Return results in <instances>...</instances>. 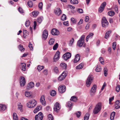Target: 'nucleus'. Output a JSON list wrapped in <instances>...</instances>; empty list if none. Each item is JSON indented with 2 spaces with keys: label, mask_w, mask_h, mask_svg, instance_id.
Returning a JSON list of instances; mask_svg holds the SVG:
<instances>
[{
  "label": "nucleus",
  "mask_w": 120,
  "mask_h": 120,
  "mask_svg": "<svg viewBox=\"0 0 120 120\" xmlns=\"http://www.w3.org/2000/svg\"><path fill=\"white\" fill-rule=\"evenodd\" d=\"M101 103H98L95 106L93 110V113L94 114H97L101 109Z\"/></svg>",
  "instance_id": "obj_1"
},
{
  "label": "nucleus",
  "mask_w": 120,
  "mask_h": 120,
  "mask_svg": "<svg viewBox=\"0 0 120 120\" xmlns=\"http://www.w3.org/2000/svg\"><path fill=\"white\" fill-rule=\"evenodd\" d=\"M85 36L82 35L80 38L79 39L78 41L77 42V46L79 47H82V45L84 47L85 44L84 42V38Z\"/></svg>",
  "instance_id": "obj_2"
},
{
  "label": "nucleus",
  "mask_w": 120,
  "mask_h": 120,
  "mask_svg": "<svg viewBox=\"0 0 120 120\" xmlns=\"http://www.w3.org/2000/svg\"><path fill=\"white\" fill-rule=\"evenodd\" d=\"M36 104V101L34 99H32L29 101L27 103V105L28 108H32L34 107Z\"/></svg>",
  "instance_id": "obj_3"
},
{
  "label": "nucleus",
  "mask_w": 120,
  "mask_h": 120,
  "mask_svg": "<svg viewBox=\"0 0 120 120\" xmlns=\"http://www.w3.org/2000/svg\"><path fill=\"white\" fill-rule=\"evenodd\" d=\"M93 79V76L91 75H89L86 81V85L87 87L90 86Z\"/></svg>",
  "instance_id": "obj_4"
},
{
  "label": "nucleus",
  "mask_w": 120,
  "mask_h": 120,
  "mask_svg": "<svg viewBox=\"0 0 120 120\" xmlns=\"http://www.w3.org/2000/svg\"><path fill=\"white\" fill-rule=\"evenodd\" d=\"M97 89V86L94 85L90 91V95L91 96H93L95 94Z\"/></svg>",
  "instance_id": "obj_5"
},
{
  "label": "nucleus",
  "mask_w": 120,
  "mask_h": 120,
  "mask_svg": "<svg viewBox=\"0 0 120 120\" xmlns=\"http://www.w3.org/2000/svg\"><path fill=\"white\" fill-rule=\"evenodd\" d=\"M101 22L102 26L103 27H105L107 26L108 22L105 17L102 18Z\"/></svg>",
  "instance_id": "obj_6"
},
{
  "label": "nucleus",
  "mask_w": 120,
  "mask_h": 120,
  "mask_svg": "<svg viewBox=\"0 0 120 120\" xmlns=\"http://www.w3.org/2000/svg\"><path fill=\"white\" fill-rule=\"evenodd\" d=\"M61 106L60 105L58 102H56L54 107V109L55 111L58 112L60 109Z\"/></svg>",
  "instance_id": "obj_7"
},
{
  "label": "nucleus",
  "mask_w": 120,
  "mask_h": 120,
  "mask_svg": "<svg viewBox=\"0 0 120 120\" xmlns=\"http://www.w3.org/2000/svg\"><path fill=\"white\" fill-rule=\"evenodd\" d=\"M60 52L59 51H57L53 58L54 62H56L60 58Z\"/></svg>",
  "instance_id": "obj_8"
},
{
  "label": "nucleus",
  "mask_w": 120,
  "mask_h": 120,
  "mask_svg": "<svg viewBox=\"0 0 120 120\" xmlns=\"http://www.w3.org/2000/svg\"><path fill=\"white\" fill-rule=\"evenodd\" d=\"M43 118V116L42 112H39L38 114L36 115L35 116L36 120H42Z\"/></svg>",
  "instance_id": "obj_9"
},
{
  "label": "nucleus",
  "mask_w": 120,
  "mask_h": 120,
  "mask_svg": "<svg viewBox=\"0 0 120 120\" xmlns=\"http://www.w3.org/2000/svg\"><path fill=\"white\" fill-rule=\"evenodd\" d=\"M58 90L59 92L62 93L65 91L66 90V87L64 85H62L59 86L58 88Z\"/></svg>",
  "instance_id": "obj_10"
},
{
  "label": "nucleus",
  "mask_w": 120,
  "mask_h": 120,
  "mask_svg": "<svg viewBox=\"0 0 120 120\" xmlns=\"http://www.w3.org/2000/svg\"><path fill=\"white\" fill-rule=\"evenodd\" d=\"M71 56V53L69 52H67L63 55V57L64 59L67 60L70 58Z\"/></svg>",
  "instance_id": "obj_11"
},
{
  "label": "nucleus",
  "mask_w": 120,
  "mask_h": 120,
  "mask_svg": "<svg viewBox=\"0 0 120 120\" xmlns=\"http://www.w3.org/2000/svg\"><path fill=\"white\" fill-rule=\"evenodd\" d=\"M51 33L53 35H57L59 34V31L56 29L54 28L51 30Z\"/></svg>",
  "instance_id": "obj_12"
},
{
  "label": "nucleus",
  "mask_w": 120,
  "mask_h": 120,
  "mask_svg": "<svg viewBox=\"0 0 120 120\" xmlns=\"http://www.w3.org/2000/svg\"><path fill=\"white\" fill-rule=\"evenodd\" d=\"M25 78L23 77H22L20 80V86H23L25 85Z\"/></svg>",
  "instance_id": "obj_13"
},
{
  "label": "nucleus",
  "mask_w": 120,
  "mask_h": 120,
  "mask_svg": "<svg viewBox=\"0 0 120 120\" xmlns=\"http://www.w3.org/2000/svg\"><path fill=\"white\" fill-rule=\"evenodd\" d=\"M55 14L57 16H59L62 13L61 10L59 8H57L55 9Z\"/></svg>",
  "instance_id": "obj_14"
},
{
  "label": "nucleus",
  "mask_w": 120,
  "mask_h": 120,
  "mask_svg": "<svg viewBox=\"0 0 120 120\" xmlns=\"http://www.w3.org/2000/svg\"><path fill=\"white\" fill-rule=\"evenodd\" d=\"M48 36V32L47 30H45L43 31L42 35V38L44 39L47 38Z\"/></svg>",
  "instance_id": "obj_15"
},
{
  "label": "nucleus",
  "mask_w": 120,
  "mask_h": 120,
  "mask_svg": "<svg viewBox=\"0 0 120 120\" xmlns=\"http://www.w3.org/2000/svg\"><path fill=\"white\" fill-rule=\"evenodd\" d=\"M7 108L6 105L4 104H0V112H3Z\"/></svg>",
  "instance_id": "obj_16"
},
{
  "label": "nucleus",
  "mask_w": 120,
  "mask_h": 120,
  "mask_svg": "<svg viewBox=\"0 0 120 120\" xmlns=\"http://www.w3.org/2000/svg\"><path fill=\"white\" fill-rule=\"evenodd\" d=\"M40 102L44 106L45 105L46 102L45 101V96L44 95H42L41 98Z\"/></svg>",
  "instance_id": "obj_17"
},
{
  "label": "nucleus",
  "mask_w": 120,
  "mask_h": 120,
  "mask_svg": "<svg viewBox=\"0 0 120 120\" xmlns=\"http://www.w3.org/2000/svg\"><path fill=\"white\" fill-rule=\"evenodd\" d=\"M25 96L27 97L32 98V93L30 92L26 91L25 92Z\"/></svg>",
  "instance_id": "obj_18"
},
{
  "label": "nucleus",
  "mask_w": 120,
  "mask_h": 120,
  "mask_svg": "<svg viewBox=\"0 0 120 120\" xmlns=\"http://www.w3.org/2000/svg\"><path fill=\"white\" fill-rule=\"evenodd\" d=\"M34 86V83L33 82H31L29 83L27 87V88L28 90H29L33 88Z\"/></svg>",
  "instance_id": "obj_19"
},
{
  "label": "nucleus",
  "mask_w": 120,
  "mask_h": 120,
  "mask_svg": "<svg viewBox=\"0 0 120 120\" xmlns=\"http://www.w3.org/2000/svg\"><path fill=\"white\" fill-rule=\"evenodd\" d=\"M115 107L116 109L120 108V100H117L116 101L115 104Z\"/></svg>",
  "instance_id": "obj_20"
},
{
  "label": "nucleus",
  "mask_w": 120,
  "mask_h": 120,
  "mask_svg": "<svg viewBox=\"0 0 120 120\" xmlns=\"http://www.w3.org/2000/svg\"><path fill=\"white\" fill-rule=\"evenodd\" d=\"M26 64L25 63H21L20 65L21 68L24 71L26 70Z\"/></svg>",
  "instance_id": "obj_21"
},
{
  "label": "nucleus",
  "mask_w": 120,
  "mask_h": 120,
  "mask_svg": "<svg viewBox=\"0 0 120 120\" xmlns=\"http://www.w3.org/2000/svg\"><path fill=\"white\" fill-rule=\"evenodd\" d=\"M80 59V56L79 54H77L75 57L74 62L76 63L78 62Z\"/></svg>",
  "instance_id": "obj_22"
},
{
  "label": "nucleus",
  "mask_w": 120,
  "mask_h": 120,
  "mask_svg": "<svg viewBox=\"0 0 120 120\" xmlns=\"http://www.w3.org/2000/svg\"><path fill=\"white\" fill-rule=\"evenodd\" d=\"M18 109L21 112H22L23 111V105L22 104L19 103L18 105Z\"/></svg>",
  "instance_id": "obj_23"
},
{
  "label": "nucleus",
  "mask_w": 120,
  "mask_h": 120,
  "mask_svg": "<svg viewBox=\"0 0 120 120\" xmlns=\"http://www.w3.org/2000/svg\"><path fill=\"white\" fill-rule=\"evenodd\" d=\"M41 106H37L36 109L34 110V112L35 113H36L38 112L41 109Z\"/></svg>",
  "instance_id": "obj_24"
},
{
  "label": "nucleus",
  "mask_w": 120,
  "mask_h": 120,
  "mask_svg": "<svg viewBox=\"0 0 120 120\" xmlns=\"http://www.w3.org/2000/svg\"><path fill=\"white\" fill-rule=\"evenodd\" d=\"M67 105L68 107L71 108L73 106V104L71 101H69L67 103Z\"/></svg>",
  "instance_id": "obj_25"
},
{
  "label": "nucleus",
  "mask_w": 120,
  "mask_h": 120,
  "mask_svg": "<svg viewBox=\"0 0 120 120\" xmlns=\"http://www.w3.org/2000/svg\"><path fill=\"white\" fill-rule=\"evenodd\" d=\"M77 97L75 96L72 97L70 99V100L74 102H76L77 101Z\"/></svg>",
  "instance_id": "obj_26"
},
{
  "label": "nucleus",
  "mask_w": 120,
  "mask_h": 120,
  "mask_svg": "<svg viewBox=\"0 0 120 120\" xmlns=\"http://www.w3.org/2000/svg\"><path fill=\"white\" fill-rule=\"evenodd\" d=\"M111 31H109L107 32L105 34V38L106 39L108 38H109V35L110 34H111Z\"/></svg>",
  "instance_id": "obj_27"
},
{
  "label": "nucleus",
  "mask_w": 120,
  "mask_h": 120,
  "mask_svg": "<svg viewBox=\"0 0 120 120\" xmlns=\"http://www.w3.org/2000/svg\"><path fill=\"white\" fill-rule=\"evenodd\" d=\"M60 66L62 67V69H65L66 68V64L64 63H61L60 64Z\"/></svg>",
  "instance_id": "obj_28"
},
{
  "label": "nucleus",
  "mask_w": 120,
  "mask_h": 120,
  "mask_svg": "<svg viewBox=\"0 0 120 120\" xmlns=\"http://www.w3.org/2000/svg\"><path fill=\"white\" fill-rule=\"evenodd\" d=\"M13 118L14 120H18V117L17 116V114L15 113H13Z\"/></svg>",
  "instance_id": "obj_29"
},
{
  "label": "nucleus",
  "mask_w": 120,
  "mask_h": 120,
  "mask_svg": "<svg viewBox=\"0 0 120 120\" xmlns=\"http://www.w3.org/2000/svg\"><path fill=\"white\" fill-rule=\"evenodd\" d=\"M115 114V113L114 112H113L111 113L110 117V119L111 120H114Z\"/></svg>",
  "instance_id": "obj_30"
},
{
  "label": "nucleus",
  "mask_w": 120,
  "mask_h": 120,
  "mask_svg": "<svg viewBox=\"0 0 120 120\" xmlns=\"http://www.w3.org/2000/svg\"><path fill=\"white\" fill-rule=\"evenodd\" d=\"M55 40L53 38H51L49 41V44L50 45H52L53 44Z\"/></svg>",
  "instance_id": "obj_31"
},
{
  "label": "nucleus",
  "mask_w": 120,
  "mask_h": 120,
  "mask_svg": "<svg viewBox=\"0 0 120 120\" xmlns=\"http://www.w3.org/2000/svg\"><path fill=\"white\" fill-rule=\"evenodd\" d=\"M83 66V64L82 63H81L78 66L76 67V68L77 69H81L82 68Z\"/></svg>",
  "instance_id": "obj_32"
},
{
  "label": "nucleus",
  "mask_w": 120,
  "mask_h": 120,
  "mask_svg": "<svg viewBox=\"0 0 120 120\" xmlns=\"http://www.w3.org/2000/svg\"><path fill=\"white\" fill-rule=\"evenodd\" d=\"M39 13V12L35 11L32 12V14L34 17H36Z\"/></svg>",
  "instance_id": "obj_33"
},
{
  "label": "nucleus",
  "mask_w": 120,
  "mask_h": 120,
  "mask_svg": "<svg viewBox=\"0 0 120 120\" xmlns=\"http://www.w3.org/2000/svg\"><path fill=\"white\" fill-rule=\"evenodd\" d=\"M101 70V67L99 65H98L97 67L96 71L97 72L100 71Z\"/></svg>",
  "instance_id": "obj_34"
},
{
  "label": "nucleus",
  "mask_w": 120,
  "mask_h": 120,
  "mask_svg": "<svg viewBox=\"0 0 120 120\" xmlns=\"http://www.w3.org/2000/svg\"><path fill=\"white\" fill-rule=\"evenodd\" d=\"M90 114L88 113H87L85 115L84 117V120H88L89 118Z\"/></svg>",
  "instance_id": "obj_35"
},
{
  "label": "nucleus",
  "mask_w": 120,
  "mask_h": 120,
  "mask_svg": "<svg viewBox=\"0 0 120 120\" xmlns=\"http://www.w3.org/2000/svg\"><path fill=\"white\" fill-rule=\"evenodd\" d=\"M108 71V70L106 67L104 68V74L105 76H107L108 73H107Z\"/></svg>",
  "instance_id": "obj_36"
},
{
  "label": "nucleus",
  "mask_w": 120,
  "mask_h": 120,
  "mask_svg": "<svg viewBox=\"0 0 120 120\" xmlns=\"http://www.w3.org/2000/svg\"><path fill=\"white\" fill-rule=\"evenodd\" d=\"M58 44L57 43H56L53 46V49L54 50H56L57 49V48L58 47Z\"/></svg>",
  "instance_id": "obj_37"
},
{
  "label": "nucleus",
  "mask_w": 120,
  "mask_h": 120,
  "mask_svg": "<svg viewBox=\"0 0 120 120\" xmlns=\"http://www.w3.org/2000/svg\"><path fill=\"white\" fill-rule=\"evenodd\" d=\"M27 4L30 8L32 7L33 6V3L31 1H29L27 3Z\"/></svg>",
  "instance_id": "obj_38"
},
{
  "label": "nucleus",
  "mask_w": 120,
  "mask_h": 120,
  "mask_svg": "<svg viewBox=\"0 0 120 120\" xmlns=\"http://www.w3.org/2000/svg\"><path fill=\"white\" fill-rule=\"evenodd\" d=\"M30 21L28 20H27L25 22V24L26 27L29 26L30 24Z\"/></svg>",
  "instance_id": "obj_39"
},
{
  "label": "nucleus",
  "mask_w": 120,
  "mask_h": 120,
  "mask_svg": "<svg viewBox=\"0 0 120 120\" xmlns=\"http://www.w3.org/2000/svg\"><path fill=\"white\" fill-rule=\"evenodd\" d=\"M115 14V13L114 11H109L108 13V15L110 16H112L113 15Z\"/></svg>",
  "instance_id": "obj_40"
},
{
  "label": "nucleus",
  "mask_w": 120,
  "mask_h": 120,
  "mask_svg": "<svg viewBox=\"0 0 120 120\" xmlns=\"http://www.w3.org/2000/svg\"><path fill=\"white\" fill-rule=\"evenodd\" d=\"M43 66L38 65L37 67V69L39 71H40L43 69Z\"/></svg>",
  "instance_id": "obj_41"
},
{
  "label": "nucleus",
  "mask_w": 120,
  "mask_h": 120,
  "mask_svg": "<svg viewBox=\"0 0 120 120\" xmlns=\"http://www.w3.org/2000/svg\"><path fill=\"white\" fill-rule=\"evenodd\" d=\"M48 120H53V117L51 114H49L48 116Z\"/></svg>",
  "instance_id": "obj_42"
},
{
  "label": "nucleus",
  "mask_w": 120,
  "mask_h": 120,
  "mask_svg": "<svg viewBox=\"0 0 120 120\" xmlns=\"http://www.w3.org/2000/svg\"><path fill=\"white\" fill-rule=\"evenodd\" d=\"M81 114V112L80 111H78L75 113L76 115L78 118L80 117Z\"/></svg>",
  "instance_id": "obj_43"
},
{
  "label": "nucleus",
  "mask_w": 120,
  "mask_h": 120,
  "mask_svg": "<svg viewBox=\"0 0 120 120\" xmlns=\"http://www.w3.org/2000/svg\"><path fill=\"white\" fill-rule=\"evenodd\" d=\"M19 50L21 51H23L25 50V49L23 48V46L21 45H19Z\"/></svg>",
  "instance_id": "obj_44"
},
{
  "label": "nucleus",
  "mask_w": 120,
  "mask_h": 120,
  "mask_svg": "<svg viewBox=\"0 0 120 120\" xmlns=\"http://www.w3.org/2000/svg\"><path fill=\"white\" fill-rule=\"evenodd\" d=\"M43 19V18L42 17H40L38 18L37 20V22L39 23H40L42 21Z\"/></svg>",
  "instance_id": "obj_45"
},
{
  "label": "nucleus",
  "mask_w": 120,
  "mask_h": 120,
  "mask_svg": "<svg viewBox=\"0 0 120 120\" xmlns=\"http://www.w3.org/2000/svg\"><path fill=\"white\" fill-rule=\"evenodd\" d=\"M71 2L74 4H77L78 1L77 0H71Z\"/></svg>",
  "instance_id": "obj_46"
},
{
  "label": "nucleus",
  "mask_w": 120,
  "mask_h": 120,
  "mask_svg": "<svg viewBox=\"0 0 120 120\" xmlns=\"http://www.w3.org/2000/svg\"><path fill=\"white\" fill-rule=\"evenodd\" d=\"M64 78H64V77L61 75H60L58 77V79L59 81H61L63 80Z\"/></svg>",
  "instance_id": "obj_47"
},
{
  "label": "nucleus",
  "mask_w": 120,
  "mask_h": 120,
  "mask_svg": "<svg viewBox=\"0 0 120 120\" xmlns=\"http://www.w3.org/2000/svg\"><path fill=\"white\" fill-rule=\"evenodd\" d=\"M56 91L54 90H52L50 93V95L52 96H54L56 94Z\"/></svg>",
  "instance_id": "obj_48"
},
{
  "label": "nucleus",
  "mask_w": 120,
  "mask_h": 120,
  "mask_svg": "<svg viewBox=\"0 0 120 120\" xmlns=\"http://www.w3.org/2000/svg\"><path fill=\"white\" fill-rule=\"evenodd\" d=\"M74 41V39L73 38H72L70 41L69 43V45L71 46L72 45Z\"/></svg>",
  "instance_id": "obj_49"
},
{
  "label": "nucleus",
  "mask_w": 120,
  "mask_h": 120,
  "mask_svg": "<svg viewBox=\"0 0 120 120\" xmlns=\"http://www.w3.org/2000/svg\"><path fill=\"white\" fill-rule=\"evenodd\" d=\"M99 61L100 63L102 64H104V60L102 57H100L99 58Z\"/></svg>",
  "instance_id": "obj_50"
},
{
  "label": "nucleus",
  "mask_w": 120,
  "mask_h": 120,
  "mask_svg": "<svg viewBox=\"0 0 120 120\" xmlns=\"http://www.w3.org/2000/svg\"><path fill=\"white\" fill-rule=\"evenodd\" d=\"M66 19V15L63 14L61 17V19L63 20H64Z\"/></svg>",
  "instance_id": "obj_51"
},
{
  "label": "nucleus",
  "mask_w": 120,
  "mask_h": 120,
  "mask_svg": "<svg viewBox=\"0 0 120 120\" xmlns=\"http://www.w3.org/2000/svg\"><path fill=\"white\" fill-rule=\"evenodd\" d=\"M67 71H64L61 75L64 77V78H65L67 75Z\"/></svg>",
  "instance_id": "obj_52"
},
{
  "label": "nucleus",
  "mask_w": 120,
  "mask_h": 120,
  "mask_svg": "<svg viewBox=\"0 0 120 120\" xmlns=\"http://www.w3.org/2000/svg\"><path fill=\"white\" fill-rule=\"evenodd\" d=\"M94 34L92 33H90L87 36V37L89 38H91L93 37Z\"/></svg>",
  "instance_id": "obj_53"
},
{
  "label": "nucleus",
  "mask_w": 120,
  "mask_h": 120,
  "mask_svg": "<svg viewBox=\"0 0 120 120\" xmlns=\"http://www.w3.org/2000/svg\"><path fill=\"white\" fill-rule=\"evenodd\" d=\"M120 90V85H118L116 87V90L117 92H118Z\"/></svg>",
  "instance_id": "obj_54"
},
{
  "label": "nucleus",
  "mask_w": 120,
  "mask_h": 120,
  "mask_svg": "<svg viewBox=\"0 0 120 120\" xmlns=\"http://www.w3.org/2000/svg\"><path fill=\"white\" fill-rule=\"evenodd\" d=\"M106 5V3L105 2H104L101 5V7L104 9Z\"/></svg>",
  "instance_id": "obj_55"
},
{
  "label": "nucleus",
  "mask_w": 120,
  "mask_h": 120,
  "mask_svg": "<svg viewBox=\"0 0 120 120\" xmlns=\"http://www.w3.org/2000/svg\"><path fill=\"white\" fill-rule=\"evenodd\" d=\"M54 72L56 74H57L58 72V68L57 67H55L54 68Z\"/></svg>",
  "instance_id": "obj_56"
},
{
  "label": "nucleus",
  "mask_w": 120,
  "mask_h": 120,
  "mask_svg": "<svg viewBox=\"0 0 120 120\" xmlns=\"http://www.w3.org/2000/svg\"><path fill=\"white\" fill-rule=\"evenodd\" d=\"M42 2H40L38 4V7L40 9H42Z\"/></svg>",
  "instance_id": "obj_57"
},
{
  "label": "nucleus",
  "mask_w": 120,
  "mask_h": 120,
  "mask_svg": "<svg viewBox=\"0 0 120 120\" xmlns=\"http://www.w3.org/2000/svg\"><path fill=\"white\" fill-rule=\"evenodd\" d=\"M77 11L80 13H82L83 12V10L81 8H78L77 9Z\"/></svg>",
  "instance_id": "obj_58"
},
{
  "label": "nucleus",
  "mask_w": 120,
  "mask_h": 120,
  "mask_svg": "<svg viewBox=\"0 0 120 120\" xmlns=\"http://www.w3.org/2000/svg\"><path fill=\"white\" fill-rule=\"evenodd\" d=\"M116 45V42H113L112 44L113 49V50H115Z\"/></svg>",
  "instance_id": "obj_59"
},
{
  "label": "nucleus",
  "mask_w": 120,
  "mask_h": 120,
  "mask_svg": "<svg viewBox=\"0 0 120 120\" xmlns=\"http://www.w3.org/2000/svg\"><path fill=\"white\" fill-rule=\"evenodd\" d=\"M18 10L19 12L21 13H23L24 12L23 11L21 8H19L18 9Z\"/></svg>",
  "instance_id": "obj_60"
},
{
  "label": "nucleus",
  "mask_w": 120,
  "mask_h": 120,
  "mask_svg": "<svg viewBox=\"0 0 120 120\" xmlns=\"http://www.w3.org/2000/svg\"><path fill=\"white\" fill-rule=\"evenodd\" d=\"M28 46L30 48L31 50H33V48L32 46V45L30 43H29Z\"/></svg>",
  "instance_id": "obj_61"
},
{
  "label": "nucleus",
  "mask_w": 120,
  "mask_h": 120,
  "mask_svg": "<svg viewBox=\"0 0 120 120\" xmlns=\"http://www.w3.org/2000/svg\"><path fill=\"white\" fill-rule=\"evenodd\" d=\"M104 9V8L100 6V7L98 9L99 12L100 13H101L103 11Z\"/></svg>",
  "instance_id": "obj_62"
},
{
  "label": "nucleus",
  "mask_w": 120,
  "mask_h": 120,
  "mask_svg": "<svg viewBox=\"0 0 120 120\" xmlns=\"http://www.w3.org/2000/svg\"><path fill=\"white\" fill-rule=\"evenodd\" d=\"M114 99V97L113 96L111 98H110L109 99V103L110 104L111 103V102Z\"/></svg>",
  "instance_id": "obj_63"
},
{
  "label": "nucleus",
  "mask_w": 120,
  "mask_h": 120,
  "mask_svg": "<svg viewBox=\"0 0 120 120\" xmlns=\"http://www.w3.org/2000/svg\"><path fill=\"white\" fill-rule=\"evenodd\" d=\"M43 73L44 75H47L48 73L47 70L45 69L43 71Z\"/></svg>",
  "instance_id": "obj_64"
}]
</instances>
